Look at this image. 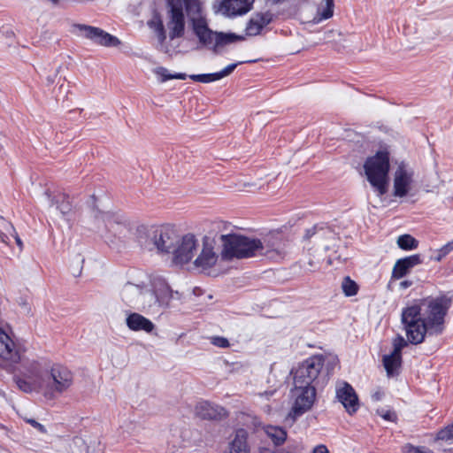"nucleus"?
I'll return each mask as SVG.
<instances>
[{
	"instance_id": "nucleus-14",
	"label": "nucleus",
	"mask_w": 453,
	"mask_h": 453,
	"mask_svg": "<svg viewBox=\"0 0 453 453\" xmlns=\"http://www.w3.org/2000/svg\"><path fill=\"white\" fill-rule=\"evenodd\" d=\"M337 400L343 405L349 414H353L359 409V401L353 387L346 381H338L335 385Z\"/></svg>"
},
{
	"instance_id": "nucleus-38",
	"label": "nucleus",
	"mask_w": 453,
	"mask_h": 453,
	"mask_svg": "<svg viewBox=\"0 0 453 453\" xmlns=\"http://www.w3.org/2000/svg\"><path fill=\"white\" fill-rule=\"evenodd\" d=\"M211 342L219 348H228L230 346L229 341L222 336H213L211 338Z\"/></svg>"
},
{
	"instance_id": "nucleus-2",
	"label": "nucleus",
	"mask_w": 453,
	"mask_h": 453,
	"mask_svg": "<svg viewBox=\"0 0 453 453\" xmlns=\"http://www.w3.org/2000/svg\"><path fill=\"white\" fill-rule=\"evenodd\" d=\"M165 26L159 13L155 12L147 22L148 27L156 34L159 43L163 44L166 38L165 27L170 40L180 38L185 34L186 15L192 24L196 34L198 21H204L199 0H166Z\"/></svg>"
},
{
	"instance_id": "nucleus-24",
	"label": "nucleus",
	"mask_w": 453,
	"mask_h": 453,
	"mask_svg": "<svg viewBox=\"0 0 453 453\" xmlns=\"http://www.w3.org/2000/svg\"><path fill=\"white\" fill-rule=\"evenodd\" d=\"M0 357L6 359L16 361L19 359L18 351L14 342L10 335L0 327Z\"/></svg>"
},
{
	"instance_id": "nucleus-18",
	"label": "nucleus",
	"mask_w": 453,
	"mask_h": 453,
	"mask_svg": "<svg viewBox=\"0 0 453 453\" xmlns=\"http://www.w3.org/2000/svg\"><path fill=\"white\" fill-rule=\"evenodd\" d=\"M138 309L150 313H157L160 311L153 281L151 288L143 287Z\"/></svg>"
},
{
	"instance_id": "nucleus-21",
	"label": "nucleus",
	"mask_w": 453,
	"mask_h": 453,
	"mask_svg": "<svg viewBox=\"0 0 453 453\" xmlns=\"http://www.w3.org/2000/svg\"><path fill=\"white\" fill-rule=\"evenodd\" d=\"M224 453H250L248 444V432L242 428L236 430L234 438L228 443V447Z\"/></svg>"
},
{
	"instance_id": "nucleus-6",
	"label": "nucleus",
	"mask_w": 453,
	"mask_h": 453,
	"mask_svg": "<svg viewBox=\"0 0 453 453\" xmlns=\"http://www.w3.org/2000/svg\"><path fill=\"white\" fill-rule=\"evenodd\" d=\"M389 167L388 151H378L375 155L369 157L364 164L367 180L380 197L388 192Z\"/></svg>"
},
{
	"instance_id": "nucleus-47",
	"label": "nucleus",
	"mask_w": 453,
	"mask_h": 453,
	"mask_svg": "<svg viewBox=\"0 0 453 453\" xmlns=\"http://www.w3.org/2000/svg\"><path fill=\"white\" fill-rule=\"evenodd\" d=\"M48 1L50 2L53 4H58V0H48Z\"/></svg>"
},
{
	"instance_id": "nucleus-12",
	"label": "nucleus",
	"mask_w": 453,
	"mask_h": 453,
	"mask_svg": "<svg viewBox=\"0 0 453 453\" xmlns=\"http://www.w3.org/2000/svg\"><path fill=\"white\" fill-rule=\"evenodd\" d=\"M73 28L78 36L90 40L93 43L104 47H116L120 44L118 37L107 33L102 28L84 24H75Z\"/></svg>"
},
{
	"instance_id": "nucleus-39",
	"label": "nucleus",
	"mask_w": 453,
	"mask_h": 453,
	"mask_svg": "<svg viewBox=\"0 0 453 453\" xmlns=\"http://www.w3.org/2000/svg\"><path fill=\"white\" fill-rule=\"evenodd\" d=\"M25 421L27 424L31 425L34 428H35L39 433H41V434L47 433V429L45 428V426L43 425H42L41 423H39L38 421H36L35 419L25 418Z\"/></svg>"
},
{
	"instance_id": "nucleus-25",
	"label": "nucleus",
	"mask_w": 453,
	"mask_h": 453,
	"mask_svg": "<svg viewBox=\"0 0 453 453\" xmlns=\"http://www.w3.org/2000/svg\"><path fill=\"white\" fill-rule=\"evenodd\" d=\"M242 62L233 63L226 65L224 69L219 72L212 73H203V74H191L189 78L195 81L202 82V83H210L216 81H219L226 76L231 74L234 69L238 66V65Z\"/></svg>"
},
{
	"instance_id": "nucleus-7",
	"label": "nucleus",
	"mask_w": 453,
	"mask_h": 453,
	"mask_svg": "<svg viewBox=\"0 0 453 453\" xmlns=\"http://www.w3.org/2000/svg\"><path fill=\"white\" fill-rule=\"evenodd\" d=\"M325 363L322 355H315L304 360L294 372V385L315 386Z\"/></svg>"
},
{
	"instance_id": "nucleus-37",
	"label": "nucleus",
	"mask_w": 453,
	"mask_h": 453,
	"mask_svg": "<svg viewBox=\"0 0 453 453\" xmlns=\"http://www.w3.org/2000/svg\"><path fill=\"white\" fill-rule=\"evenodd\" d=\"M154 73L160 77V82H165L173 79V74L165 67H157L155 69Z\"/></svg>"
},
{
	"instance_id": "nucleus-45",
	"label": "nucleus",
	"mask_w": 453,
	"mask_h": 453,
	"mask_svg": "<svg viewBox=\"0 0 453 453\" xmlns=\"http://www.w3.org/2000/svg\"><path fill=\"white\" fill-rule=\"evenodd\" d=\"M187 76L188 75L186 73H173L172 77H173V79H177V80H186Z\"/></svg>"
},
{
	"instance_id": "nucleus-32",
	"label": "nucleus",
	"mask_w": 453,
	"mask_h": 453,
	"mask_svg": "<svg viewBox=\"0 0 453 453\" xmlns=\"http://www.w3.org/2000/svg\"><path fill=\"white\" fill-rule=\"evenodd\" d=\"M326 233L333 234L327 226L316 225L306 230L304 238L310 239L316 234H318L319 237H323Z\"/></svg>"
},
{
	"instance_id": "nucleus-41",
	"label": "nucleus",
	"mask_w": 453,
	"mask_h": 453,
	"mask_svg": "<svg viewBox=\"0 0 453 453\" xmlns=\"http://www.w3.org/2000/svg\"><path fill=\"white\" fill-rule=\"evenodd\" d=\"M100 215H101L102 220L104 222H105V227L106 228L112 227V222L111 220V216L108 212H102Z\"/></svg>"
},
{
	"instance_id": "nucleus-4",
	"label": "nucleus",
	"mask_w": 453,
	"mask_h": 453,
	"mask_svg": "<svg viewBox=\"0 0 453 453\" xmlns=\"http://www.w3.org/2000/svg\"><path fill=\"white\" fill-rule=\"evenodd\" d=\"M223 250L221 256L225 259L248 258L256 256H265L269 258L281 257L280 242L263 243L258 239L249 238L237 234L221 235Z\"/></svg>"
},
{
	"instance_id": "nucleus-33",
	"label": "nucleus",
	"mask_w": 453,
	"mask_h": 453,
	"mask_svg": "<svg viewBox=\"0 0 453 453\" xmlns=\"http://www.w3.org/2000/svg\"><path fill=\"white\" fill-rule=\"evenodd\" d=\"M436 440L453 443V423L441 429L436 434Z\"/></svg>"
},
{
	"instance_id": "nucleus-28",
	"label": "nucleus",
	"mask_w": 453,
	"mask_h": 453,
	"mask_svg": "<svg viewBox=\"0 0 453 453\" xmlns=\"http://www.w3.org/2000/svg\"><path fill=\"white\" fill-rule=\"evenodd\" d=\"M265 432L277 446L283 444L287 439V432L280 426H266Z\"/></svg>"
},
{
	"instance_id": "nucleus-40",
	"label": "nucleus",
	"mask_w": 453,
	"mask_h": 453,
	"mask_svg": "<svg viewBox=\"0 0 453 453\" xmlns=\"http://www.w3.org/2000/svg\"><path fill=\"white\" fill-rule=\"evenodd\" d=\"M380 416L388 421H395L396 419V414L392 411H382Z\"/></svg>"
},
{
	"instance_id": "nucleus-48",
	"label": "nucleus",
	"mask_w": 453,
	"mask_h": 453,
	"mask_svg": "<svg viewBox=\"0 0 453 453\" xmlns=\"http://www.w3.org/2000/svg\"><path fill=\"white\" fill-rule=\"evenodd\" d=\"M120 436L123 440H126L128 437V435H126L124 433H122Z\"/></svg>"
},
{
	"instance_id": "nucleus-3",
	"label": "nucleus",
	"mask_w": 453,
	"mask_h": 453,
	"mask_svg": "<svg viewBox=\"0 0 453 453\" xmlns=\"http://www.w3.org/2000/svg\"><path fill=\"white\" fill-rule=\"evenodd\" d=\"M74 376L73 372L61 364H52L44 372L32 365L22 377L15 376L18 388L25 393H41L47 400H55L71 388Z\"/></svg>"
},
{
	"instance_id": "nucleus-23",
	"label": "nucleus",
	"mask_w": 453,
	"mask_h": 453,
	"mask_svg": "<svg viewBox=\"0 0 453 453\" xmlns=\"http://www.w3.org/2000/svg\"><path fill=\"white\" fill-rule=\"evenodd\" d=\"M272 20L273 14L270 12L257 13L248 22L246 34L250 36L258 35Z\"/></svg>"
},
{
	"instance_id": "nucleus-30",
	"label": "nucleus",
	"mask_w": 453,
	"mask_h": 453,
	"mask_svg": "<svg viewBox=\"0 0 453 453\" xmlns=\"http://www.w3.org/2000/svg\"><path fill=\"white\" fill-rule=\"evenodd\" d=\"M398 247L403 250H413L418 246V242L411 234H403L397 238Z\"/></svg>"
},
{
	"instance_id": "nucleus-19",
	"label": "nucleus",
	"mask_w": 453,
	"mask_h": 453,
	"mask_svg": "<svg viewBox=\"0 0 453 453\" xmlns=\"http://www.w3.org/2000/svg\"><path fill=\"white\" fill-rule=\"evenodd\" d=\"M126 324L130 330L134 332L143 331L150 334L155 329V325L151 320L137 312L128 314L126 318Z\"/></svg>"
},
{
	"instance_id": "nucleus-42",
	"label": "nucleus",
	"mask_w": 453,
	"mask_h": 453,
	"mask_svg": "<svg viewBox=\"0 0 453 453\" xmlns=\"http://www.w3.org/2000/svg\"><path fill=\"white\" fill-rule=\"evenodd\" d=\"M313 453H329V451L325 445H319L314 449Z\"/></svg>"
},
{
	"instance_id": "nucleus-29",
	"label": "nucleus",
	"mask_w": 453,
	"mask_h": 453,
	"mask_svg": "<svg viewBox=\"0 0 453 453\" xmlns=\"http://www.w3.org/2000/svg\"><path fill=\"white\" fill-rule=\"evenodd\" d=\"M334 0H323V3L318 7L317 16L314 18V22L319 23L331 18L334 13Z\"/></svg>"
},
{
	"instance_id": "nucleus-10",
	"label": "nucleus",
	"mask_w": 453,
	"mask_h": 453,
	"mask_svg": "<svg viewBox=\"0 0 453 453\" xmlns=\"http://www.w3.org/2000/svg\"><path fill=\"white\" fill-rule=\"evenodd\" d=\"M414 183V171L405 162L398 164L393 177V196L403 198L410 195Z\"/></svg>"
},
{
	"instance_id": "nucleus-20",
	"label": "nucleus",
	"mask_w": 453,
	"mask_h": 453,
	"mask_svg": "<svg viewBox=\"0 0 453 453\" xmlns=\"http://www.w3.org/2000/svg\"><path fill=\"white\" fill-rule=\"evenodd\" d=\"M143 287L130 282L125 284L120 292L123 302L133 308L138 309Z\"/></svg>"
},
{
	"instance_id": "nucleus-15",
	"label": "nucleus",
	"mask_w": 453,
	"mask_h": 453,
	"mask_svg": "<svg viewBox=\"0 0 453 453\" xmlns=\"http://www.w3.org/2000/svg\"><path fill=\"white\" fill-rule=\"evenodd\" d=\"M159 309H166L173 300H180L181 294L179 291H173L168 283L162 278L153 280Z\"/></svg>"
},
{
	"instance_id": "nucleus-43",
	"label": "nucleus",
	"mask_w": 453,
	"mask_h": 453,
	"mask_svg": "<svg viewBox=\"0 0 453 453\" xmlns=\"http://www.w3.org/2000/svg\"><path fill=\"white\" fill-rule=\"evenodd\" d=\"M411 285H412V281L406 280L401 281L399 284V287L401 289H406V288H410Z\"/></svg>"
},
{
	"instance_id": "nucleus-13",
	"label": "nucleus",
	"mask_w": 453,
	"mask_h": 453,
	"mask_svg": "<svg viewBox=\"0 0 453 453\" xmlns=\"http://www.w3.org/2000/svg\"><path fill=\"white\" fill-rule=\"evenodd\" d=\"M218 260L219 255L215 250L214 242L208 237H204L197 257L193 262L195 268L203 273H207L216 265Z\"/></svg>"
},
{
	"instance_id": "nucleus-1",
	"label": "nucleus",
	"mask_w": 453,
	"mask_h": 453,
	"mask_svg": "<svg viewBox=\"0 0 453 453\" xmlns=\"http://www.w3.org/2000/svg\"><path fill=\"white\" fill-rule=\"evenodd\" d=\"M452 304L451 297L440 295L427 297L420 304L406 307L402 311V323L408 341L412 344L421 343L426 332L441 334L444 318Z\"/></svg>"
},
{
	"instance_id": "nucleus-46",
	"label": "nucleus",
	"mask_w": 453,
	"mask_h": 453,
	"mask_svg": "<svg viewBox=\"0 0 453 453\" xmlns=\"http://www.w3.org/2000/svg\"><path fill=\"white\" fill-rule=\"evenodd\" d=\"M381 396L382 395L380 392H376L372 395V399L375 401H380L381 399Z\"/></svg>"
},
{
	"instance_id": "nucleus-34",
	"label": "nucleus",
	"mask_w": 453,
	"mask_h": 453,
	"mask_svg": "<svg viewBox=\"0 0 453 453\" xmlns=\"http://www.w3.org/2000/svg\"><path fill=\"white\" fill-rule=\"evenodd\" d=\"M453 250V240L447 242L441 249L436 250V256L434 257L436 261H441L444 257Z\"/></svg>"
},
{
	"instance_id": "nucleus-36",
	"label": "nucleus",
	"mask_w": 453,
	"mask_h": 453,
	"mask_svg": "<svg viewBox=\"0 0 453 453\" xmlns=\"http://www.w3.org/2000/svg\"><path fill=\"white\" fill-rule=\"evenodd\" d=\"M403 450L405 453H434L428 448L424 446H413L411 444H407L404 446Z\"/></svg>"
},
{
	"instance_id": "nucleus-49",
	"label": "nucleus",
	"mask_w": 453,
	"mask_h": 453,
	"mask_svg": "<svg viewBox=\"0 0 453 453\" xmlns=\"http://www.w3.org/2000/svg\"><path fill=\"white\" fill-rule=\"evenodd\" d=\"M264 453H276V452H274V451H271V450H269V449H266V450H265V451H264Z\"/></svg>"
},
{
	"instance_id": "nucleus-31",
	"label": "nucleus",
	"mask_w": 453,
	"mask_h": 453,
	"mask_svg": "<svg viewBox=\"0 0 453 453\" xmlns=\"http://www.w3.org/2000/svg\"><path fill=\"white\" fill-rule=\"evenodd\" d=\"M342 288L346 296H353L357 294L358 286L349 277H345L342 283Z\"/></svg>"
},
{
	"instance_id": "nucleus-26",
	"label": "nucleus",
	"mask_w": 453,
	"mask_h": 453,
	"mask_svg": "<svg viewBox=\"0 0 453 453\" xmlns=\"http://www.w3.org/2000/svg\"><path fill=\"white\" fill-rule=\"evenodd\" d=\"M45 194L49 198L50 204L56 205L57 209L62 215L65 216L71 212L72 203L70 202L69 196L66 194L59 193L54 197H51L48 191L45 192Z\"/></svg>"
},
{
	"instance_id": "nucleus-44",
	"label": "nucleus",
	"mask_w": 453,
	"mask_h": 453,
	"mask_svg": "<svg viewBox=\"0 0 453 453\" xmlns=\"http://www.w3.org/2000/svg\"><path fill=\"white\" fill-rule=\"evenodd\" d=\"M12 228H13V227L12 226ZM12 231H13V233H14L13 236H14V239H15V241H16V243H17V245L19 247V249L21 250V249H22V247H23L22 241H21V239L19 237V235H18V234L15 232V230H14V229H12Z\"/></svg>"
},
{
	"instance_id": "nucleus-9",
	"label": "nucleus",
	"mask_w": 453,
	"mask_h": 453,
	"mask_svg": "<svg viewBox=\"0 0 453 453\" xmlns=\"http://www.w3.org/2000/svg\"><path fill=\"white\" fill-rule=\"evenodd\" d=\"M291 397L294 403L289 415L296 418L312 407L316 400V388L309 385H294Z\"/></svg>"
},
{
	"instance_id": "nucleus-11",
	"label": "nucleus",
	"mask_w": 453,
	"mask_h": 453,
	"mask_svg": "<svg viewBox=\"0 0 453 453\" xmlns=\"http://www.w3.org/2000/svg\"><path fill=\"white\" fill-rule=\"evenodd\" d=\"M199 250V243L196 236L192 234H187L181 238L177 236V242L172 250L173 261L176 265H185L192 260L195 254Z\"/></svg>"
},
{
	"instance_id": "nucleus-5",
	"label": "nucleus",
	"mask_w": 453,
	"mask_h": 453,
	"mask_svg": "<svg viewBox=\"0 0 453 453\" xmlns=\"http://www.w3.org/2000/svg\"><path fill=\"white\" fill-rule=\"evenodd\" d=\"M138 233V242L143 249L156 250L160 254L171 253L177 242V232L170 225L143 226Z\"/></svg>"
},
{
	"instance_id": "nucleus-17",
	"label": "nucleus",
	"mask_w": 453,
	"mask_h": 453,
	"mask_svg": "<svg viewBox=\"0 0 453 453\" xmlns=\"http://www.w3.org/2000/svg\"><path fill=\"white\" fill-rule=\"evenodd\" d=\"M422 263V257L419 254L411 255L398 259L392 270V278L399 280L407 275L411 270Z\"/></svg>"
},
{
	"instance_id": "nucleus-22",
	"label": "nucleus",
	"mask_w": 453,
	"mask_h": 453,
	"mask_svg": "<svg viewBox=\"0 0 453 453\" xmlns=\"http://www.w3.org/2000/svg\"><path fill=\"white\" fill-rule=\"evenodd\" d=\"M254 0H222V8L228 16L243 15L252 7Z\"/></svg>"
},
{
	"instance_id": "nucleus-27",
	"label": "nucleus",
	"mask_w": 453,
	"mask_h": 453,
	"mask_svg": "<svg viewBox=\"0 0 453 453\" xmlns=\"http://www.w3.org/2000/svg\"><path fill=\"white\" fill-rule=\"evenodd\" d=\"M384 368L388 377L394 376L398 373V370L402 363V355L390 353L385 355L382 359Z\"/></svg>"
},
{
	"instance_id": "nucleus-35",
	"label": "nucleus",
	"mask_w": 453,
	"mask_h": 453,
	"mask_svg": "<svg viewBox=\"0 0 453 453\" xmlns=\"http://www.w3.org/2000/svg\"><path fill=\"white\" fill-rule=\"evenodd\" d=\"M393 351L391 353L402 355V349L407 345V342L401 335H397L393 340Z\"/></svg>"
},
{
	"instance_id": "nucleus-16",
	"label": "nucleus",
	"mask_w": 453,
	"mask_h": 453,
	"mask_svg": "<svg viewBox=\"0 0 453 453\" xmlns=\"http://www.w3.org/2000/svg\"><path fill=\"white\" fill-rule=\"evenodd\" d=\"M195 414L202 419H221L226 416V411L222 406L208 401L198 402L195 406Z\"/></svg>"
},
{
	"instance_id": "nucleus-8",
	"label": "nucleus",
	"mask_w": 453,
	"mask_h": 453,
	"mask_svg": "<svg viewBox=\"0 0 453 453\" xmlns=\"http://www.w3.org/2000/svg\"><path fill=\"white\" fill-rule=\"evenodd\" d=\"M196 35L199 42L206 46L212 48L216 52L219 47L233 43L238 40H242V36L236 35L233 33L213 32L208 27L206 19L198 21L196 27Z\"/></svg>"
}]
</instances>
